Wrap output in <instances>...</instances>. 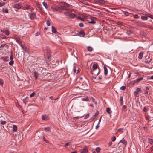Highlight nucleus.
Wrapping results in <instances>:
<instances>
[{
	"mask_svg": "<svg viewBox=\"0 0 153 153\" xmlns=\"http://www.w3.org/2000/svg\"><path fill=\"white\" fill-rule=\"evenodd\" d=\"M29 15H30V19L32 20L34 19H35L36 18V14L34 13H30Z\"/></svg>",
	"mask_w": 153,
	"mask_h": 153,
	"instance_id": "obj_5",
	"label": "nucleus"
},
{
	"mask_svg": "<svg viewBox=\"0 0 153 153\" xmlns=\"http://www.w3.org/2000/svg\"><path fill=\"white\" fill-rule=\"evenodd\" d=\"M104 69V74L105 76H106L108 73V70L107 68L105 67H103Z\"/></svg>",
	"mask_w": 153,
	"mask_h": 153,
	"instance_id": "obj_20",
	"label": "nucleus"
},
{
	"mask_svg": "<svg viewBox=\"0 0 153 153\" xmlns=\"http://www.w3.org/2000/svg\"><path fill=\"white\" fill-rule=\"evenodd\" d=\"M141 19L143 20H146L147 19V17L146 16H142L141 17Z\"/></svg>",
	"mask_w": 153,
	"mask_h": 153,
	"instance_id": "obj_31",
	"label": "nucleus"
},
{
	"mask_svg": "<svg viewBox=\"0 0 153 153\" xmlns=\"http://www.w3.org/2000/svg\"><path fill=\"white\" fill-rule=\"evenodd\" d=\"M3 80L0 79V85H2L3 84Z\"/></svg>",
	"mask_w": 153,
	"mask_h": 153,
	"instance_id": "obj_49",
	"label": "nucleus"
},
{
	"mask_svg": "<svg viewBox=\"0 0 153 153\" xmlns=\"http://www.w3.org/2000/svg\"><path fill=\"white\" fill-rule=\"evenodd\" d=\"M79 36H81L83 37L85 35V33L83 30L80 31L79 33Z\"/></svg>",
	"mask_w": 153,
	"mask_h": 153,
	"instance_id": "obj_13",
	"label": "nucleus"
},
{
	"mask_svg": "<svg viewBox=\"0 0 153 153\" xmlns=\"http://www.w3.org/2000/svg\"><path fill=\"white\" fill-rule=\"evenodd\" d=\"M143 111L145 112H146L147 111V109L145 107H144L143 109Z\"/></svg>",
	"mask_w": 153,
	"mask_h": 153,
	"instance_id": "obj_62",
	"label": "nucleus"
},
{
	"mask_svg": "<svg viewBox=\"0 0 153 153\" xmlns=\"http://www.w3.org/2000/svg\"><path fill=\"white\" fill-rule=\"evenodd\" d=\"M124 14L126 16H129V14H130V13L127 12H125Z\"/></svg>",
	"mask_w": 153,
	"mask_h": 153,
	"instance_id": "obj_43",
	"label": "nucleus"
},
{
	"mask_svg": "<svg viewBox=\"0 0 153 153\" xmlns=\"http://www.w3.org/2000/svg\"><path fill=\"white\" fill-rule=\"evenodd\" d=\"M79 26L80 27H82L84 26L83 24L82 23H80L79 24Z\"/></svg>",
	"mask_w": 153,
	"mask_h": 153,
	"instance_id": "obj_55",
	"label": "nucleus"
},
{
	"mask_svg": "<svg viewBox=\"0 0 153 153\" xmlns=\"http://www.w3.org/2000/svg\"><path fill=\"white\" fill-rule=\"evenodd\" d=\"M35 92H33L30 94V97H33L34 96V95H35Z\"/></svg>",
	"mask_w": 153,
	"mask_h": 153,
	"instance_id": "obj_47",
	"label": "nucleus"
},
{
	"mask_svg": "<svg viewBox=\"0 0 153 153\" xmlns=\"http://www.w3.org/2000/svg\"><path fill=\"white\" fill-rule=\"evenodd\" d=\"M51 53L50 51L49 50H47V57L49 59V58H50V57L51 56Z\"/></svg>",
	"mask_w": 153,
	"mask_h": 153,
	"instance_id": "obj_17",
	"label": "nucleus"
},
{
	"mask_svg": "<svg viewBox=\"0 0 153 153\" xmlns=\"http://www.w3.org/2000/svg\"><path fill=\"white\" fill-rule=\"evenodd\" d=\"M70 144V143H66V144H65L64 145V147H66L67 146H68Z\"/></svg>",
	"mask_w": 153,
	"mask_h": 153,
	"instance_id": "obj_58",
	"label": "nucleus"
},
{
	"mask_svg": "<svg viewBox=\"0 0 153 153\" xmlns=\"http://www.w3.org/2000/svg\"><path fill=\"white\" fill-rule=\"evenodd\" d=\"M44 130L49 131H50V127H45L44 128Z\"/></svg>",
	"mask_w": 153,
	"mask_h": 153,
	"instance_id": "obj_38",
	"label": "nucleus"
},
{
	"mask_svg": "<svg viewBox=\"0 0 153 153\" xmlns=\"http://www.w3.org/2000/svg\"><path fill=\"white\" fill-rule=\"evenodd\" d=\"M97 63L94 64L93 65V72H95V71L96 70H97L98 69H97Z\"/></svg>",
	"mask_w": 153,
	"mask_h": 153,
	"instance_id": "obj_6",
	"label": "nucleus"
},
{
	"mask_svg": "<svg viewBox=\"0 0 153 153\" xmlns=\"http://www.w3.org/2000/svg\"><path fill=\"white\" fill-rule=\"evenodd\" d=\"M146 16L148 17L151 18L152 19H153V15H151L150 14H148L146 15Z\"/></svg>",
	"mask_w": 153,
	"mask_h": 153,
	"instance_id": "obj_33",
	"label": "nucleus"
},
{
	"mask_svg": "<svg viewBox=\"0 0 153 153\" xmlns=\"http://www.w3.org/2000/svg\"><path fill=\"white\" fill-rule=\"evenodd\" d=\"M148 27L151 29H153V27H152V26L149 25H147Z\"/></svg>",
	"mask_w": 153,
	"mask_h": 153,
	"instance_id": "obj_57",
	"label": "nucleus"
},
{
	"mask_svg": "<svg viewBox=\"0 0 153 153\" xmlns=\"http://www.w3.org/2000/svg\"><path fill=\"white\" fill-rule=\"evenodd\" d=\"M23 101L25 105H26V103L27 102V101L25 99H23Z\"/></svg>",
	"mask_w": 153,
	"mask_h": 153,
	"instance_id": "obj_52",
	"label": "nucleus"
},
{
	"mask_svg": "<svg viewBox=\"0 0 153 153\" xmlns=\"http://www.w3.org/2000/svg\"><path fill=\"white\" fill-rule=\"evenodd\" d=\"M14 63V61L13 60H11L9 62V64L11 66Z\"/></svg>",
	"mask_w": 153,
	"mask_h": 153,
	"instance_id": "obj_36",
	"label": "nucleus"
},
{
	"mask_svg": "<svg viewBox=\"0 0 153 153\" xmlns=\"http://www.w3.org/2000/svg\"><path fill=\"white\" fill-rule=\"evenodd\" d=\"M95 2L97 3H99L104 4L105 3V1L103 0H95Z\"/></svg>",
	"mask_w": 153,
	"mask_h": 153,
	"instance_id": "obj_12",
	"label": "nucleus"
},
{
	"mask_svg": "<svg viewBox=\"0 0 153 153\" xmlns=\"http://www.w3.org/2000/svg\"><path fill=\"white\" fill-rule=\"evenodd\" d=\"M14 38L16 40V42L20 45L21 44L22 42L20 40V38L18 36L15 35L14 36Z\"/></svg>",
	"mask_w": 153,
	"mask_h": 153,
	"instance_id": "obj_4",
	"label": "nucleus"
},
{
	"mask_svg": "<svg viewBox=\"0 0 153 153\" xmlns=\"http://www.w3.org/2000/svg\"><path fill=\"white\" fill-rule=\"evenodd\" d=\"M82 100L83 101H88V97H86L83 98L82 99Z\"/></svg>",
	"mask_w": 153,
	"mask_h": 153,
	"instance_id": "obj_32",
	"label": "nucleus"
},
{
	"mask_svg": "<svg viewBox=\"0 0 153 153\" xmlns=\"http://www.w3.org/2000/svg\"><path fill=\"white\" fill-rule=\"evenodd\" d=\"M138 94V92L137 91H135L134 92V94L135 95H137Z\"/></svg>",
	"mask_w": 153,
	"mask_h": 153,
	"instance_id": "obj_64",
	"label": "nucleus"
},
{
	"mask_svg": "<svg viewBox=\"0 0 153 153\" xmlns=\"http://www.w3.org/2000/svg\"><path fill=\"white\" fill-rule=\"evenodd\" d=\"M51 29H52V31L53 33H56L57 32V31H56L55 27H54L52 26Z\"/></svg>",
	"mask_w": 153,
	"mask_h": 153,
	"instance_id": "obj_23",
	"label": "nucleus"
},
{
	"mask_svg": "<svg viewBox=\"0 0 153 153\" xmlns=\"http://www.w3.org/2000/svg\"><path fill=\"white\" fill-rule=\"evenodd\" d=\"M126 87L125 86H123L120 88V89L122 90H124L125 89Z\"/></svg>",
	"mask_w": 153,
	"mask_h": 153,
	"instance_id": "obj_46",
	"label": "nucleus"
},
{
	"mask_svg": "<svg viewBox=\"0 0 153 153\" xmlns=\"http://www.w3.org/2000/svg\"><path fill=\"white\" fill-rule=\"evenodd\" d=\"M70 6L67 3L65 2H63L62 3V5L60 6L62 10H67L68 9L66 8V7H68Z\"/></svg>",
	"mask_w": 153,
	"mask_h": 153,
	"instance_id": "obj_1",
	"label": "nucleus"
},
{
	"mask_svg": "<svg viewBox=\"0 0 153 153\" xmlns=\"http://www.w3.org/2000/svg\"><path fill=\"white\" fill-rule=\"evenodd\" d=\"M116 139V137L115 136H113L112 138V141H114Z\"/></svg>",
	"mask_w": 153,
	"mask_h": 153,
	"instance_id": "obj_53",
	"label": "nucleus"
},
{
	"mask_svg": "<svg viewBox=\"0 0 153 153\" xmlns=\"http://www.w3.org/2000/svg\"><path fill=\"white\" fill-rule=\"evenodd\" d=\"M22 5L19 3H18L15 4L14 7L15 8H17V9H19L21 8Z\"/></svg>",
	"mask_w": 153,
	"mask_h": 153,
	"instance_id": "obj_9",
	"label": "nucleus"
},
{
	"mask_svg": "<svg viewBox=\"0 0 153 153\" xmlns=\"http://www.w3.org/2000/svg\"><path fill=\"white\" fill-rule=\"evenodd\" d=\"M82 89L84 90H88V86H87V87H84V86L82 87Z\"/></svg>",
	"mask_w": 153,
	"mask_h": 153,
	"instance_id": "obj_41",
	"label": "nucleus"
},
{
	"mask_svg": "<svg viewBox=\"0 0 153 153\" xmlns=\"http://www.w3.org/2000/svg\"><path fill=\"white\" fill-rule=\"evenodd\" d=\"M143 79V77H140V78H139L137 79H136L134 81V82L137 83H138L141 80H142Z\"/></svg>",
	"mask_w": 153,
	"mask_h": 153,
	"instance_id": "obj_22",
	"label": "nucleus"
},
{
	"mask_svg": "<svg viewBox=\"0 0 153 153\" xmlns=\"http://www.w3.org/2000/svg\"><path fill=\"white\" fill-rule=\"evenodd\" d=\"M106 111V112L109 114L112 112V111H111L109 108H107Z\"/></svg>",
	"mask_w": 153,
	"mask_h": 153,
	"instance_id": "obj_26",
	"label": "nucleus"
},
{
	"mask_svg": "<svg viewBox=\"0 0 153 153\" xmlns=\"http://www.w3.org/2000/svg\"><path fill=\"white\" fill-rule=\"evenodd\" d=\"M2 38L3 39H4L7 38L3 34H2Z\"/></svg>",
	"mask_w": 153,
	"mask_h": 153,
	"instance_id": "obj_61",
	"label": "nucleus"
},
{
	"mask_svg": "<svg viewBox=\"0 0 153 153\" xmlns=\"http://www.w3.org/2000/svg\"><path fill=\"white\" fill-rule=\"evenodd\" d=\"M36 6L37 7L39 8V9L41 10V11H42L43 10V8L42 7L41 5L39 3H37L36 4Z\"/></svg>",
	"mask_w": 153,
	"mask_h": 153,
	"instance_id": "obj_10",
	"label": "nucleus"
},
{
	"mask_svg": "<svg viewBox=\"0 0 153 153\" xmlns=\"http://www.w3.org/2000/svg\"><path fill=\"white\" fill-rule=\"evenodd\" d=\"M102 79V75H100L98 79L99 80H100Z\"/></svg>",
	"mask_w": 153,
	"mask_h": 153,
	"instance_id": "obj_59",
	"label": "nucleus"
},
{
	"mask_svg": "<svg viewBox=\"0 0 153 153\" xmlns=\"http://www.w3.org/2000/svg\"><path fill=\"white\" fill-rule=\"evenodd\" d=\"M25 8L26 9H27V10L29 9L30 8V6L27 5L25 6Z\"/></svg>",
	"mask_w": 153,
	"mask_h": 153,
	"instance_id": "obj_54",
	"label": "nucleus"
},
{
	"mask_svg": "<svg viewBox=\"0 0 153 153\" xmlns=\"http://www.w3.org/2000/svg\"><path fill=\"white\" fill-rule=\"evenodd\" d=\"M83 78H82L80 77V78L79 80L80 82H83V83L82 84V86L85 85V84H86L85 83H84V81L83 80Z\"/></svg>",
	"mask_w": 153,
	"mask_h": 153,
	"instance_id": "obj_18",
	"label": "nucleus"
},
{
	"mask_svg": "<svg viewBox=\"0 0 153 153\" xmlns=\"http://www.w3.org/2000/svg\"><path fill=\"white\" fill-rule=\"evenodd\" d=\"M13 53L12 52H10V59L11 60H13Z\"/></svg>",
	"mask_w": 153,
	"mask_h": 153,
	"instance_id": "obj_30",
	"label": "nucleus"
},
{
	"mask_svg": "<svg viewBox=\"0 0 153 153\" xmlns=\"http://www.w3.org/2000/svg\"><path fill=\"white\" fill-rule=\"evenodd\" d=\"M21 46L23 50L25 51H26V48L25 47H24L22 44L20 45Z\"/></svg>",
	"mask_w": 153,
	"mask_h": 153,
	"instance_id": "obj_44",
	"label": "nucleus"
},
{
	"mask_svg": "<svg viewBox=\"0 0 153 153\" xmlns=\"http://www.w3.org/2000/svg\"><path fill=\"white\" fill-rule=\"evenodd\" d=\"M1 59L5 61H8L9 60V58L8 56L2 57Z\"/></svg>",
	"mask_w": 153,
	"mask_h": 153,
	"instance_id": "obj_19",
	"label": "nucleus"
},
{
	"mask_svg": "<svg viewBox=\"0 0 153 153\" xmlns=\"http://www.w3.org/2000/svg\"><path fill=\"white\" fill-rule=\"evenodd\" d=\"M140 33L141 35L143 36H146L147 35V34L144 31H140Z\"/></svg>",
	"mask_w": 153,
	"mask_h": 153,
	"instance_id": "obj_24",
	"label": "nucleus"
},
{
	"mask_svg": "<svg viewBox=\"0 0 153 153\" xmlns=\"http://www.w3.org/2000/svg\"><path fill=\"white\" fill-rule=\"evenodd\" d=\"M149 142L150 144H152L153 143V140L152 139H149Z\"/></svg>",
	"mask_w": 153,
	"mask_h": 153,
	"instance_id": "obj_42",
	"label": "nucleus"
},
{
	"mask_svg": "<svg viewBox=\"0 0 153 153\" xmlns=\"http://www.w3.org/2000/svg\"><path fill=\"white\" fill-rule=\"evenodd\" d=\"M72 34L73 36H78L79 35V32L76 31H74V32H72Z\"/></svg>",
	"mask_w": 153,
	"mask_h": 153,
	"instance_id": "obj_16",
	"label": "nucleus"
},
{
	"mask_svg": "<svg viewBox=\"0 0 153 153\" xmlns=\"http://www.w3.org/2000/svg\"><path fill=\"white\" fill-rule=\"evenodd\" d=\"M34 75L35 77V79L36 80H37L38 79V76L39 75L38 73L36 72L35 71L34 72Z\"/></svg>",
	"mask_w": 153,
	"mask_h": 153,
	"instance_id": "obj_21",
	"label": "nucleus"
},
{
	"mask_svg": "<svg viewBox=\"0 0 153 153\" xmlns=\"http://www.w3.org/2000/svg\"><path fill=\"white\" fill-rule=\"evenodd\" d=\"M1 31L4 33L7 36H8L9 35V32L8 30H1Z\"/></svg>",
	"mask_w": 153,
	"mask_h": 153,
	"instance_id": "obj_7",
	"label": "nucleus"
},
{
	"mask_svg": "<svg viewBox=\"0 0 153 153\" xmlns=\"http://www.w3.org/2000/svg\"><path fill=\"white\" fill-rule=\"evenodd\" d=\"M42 4L43 6H44L46 9L47 8L48 5L46 3L43 2H42Z\"/></svg>",
	"mask_w": 153,
	"mask_h": 153,
	"instance_id": "obj_29",
	"label": "nucleus"
},
{
	"mask_svg": "<svg viewBox=\"0 0 153 153\" xmlns=\"http://www.w3.org/2000/svg\"><path fill=\"white\" fill-rule=\"evenodd\" d=\"M122 142L123 144L125 145L126 146L127 144V142L126 141H125V140H122Z\"/></svg>",
	"mask_w": 153,
	"mask_h": 153,
	"instance_id": "obj_45",
	"label": "nucleus"
},
{
	"mask_svg": "<svg viewBox=\"0 0 153 153\" xmlns=\"http://www.w3.org/2000/svg\"><path fill=\"white\" fill-rule=\"evenodd\" d=\"M46 23L48 26H49L50 25L51 23L49 20H47L46 21Z\"/></svg>",
	"mask_w": 153,
	"mask_h": 153,
	"instance_id": "obj_39",
	"label": "nucleus"
},
{
	"mask_svg": "<svg viewBox=\"0 0 153 153\" xmlns=\"http://www.w3.org/2000/svg\"><path fill=\"white\" fill-rule=\"evenodd\" d=\"M13 131H16L17 130V127L15 125H13Z\"/></svg>",
	"mask_w": 153,
	"mask_h": 153,
	"instance_id": "obj_28",
	"label": "nucleus"
},
{
	"mask_svg": "<svg viewBox=\"0 0 153 153\" xmlns=\"http://www.w3.org/2000/svg\"><path fill=\"white\" fill-rule=\"evenodd\" d=\"M1 124L3 125H4L6 123V122L5 121L1 120Z\"/></svg>",
	"mask_w": 153,
	"mask_h": 153,
	"instance_id": "obj_51",
	"label": "nucleus"
},
{
	"mask_svg": "<svg viewBox=\"0 0 153 153\" xmlns=\"http://www.w3.org/2000/svg\"><path fill=\"white\" fill-rule=\"evenodd\" d=\"M126 33L128 35H130L131 33V32L130 30H128L126 32Z\"/></svg>",
	"mask_w": 153,
	"mask_h": 153,
	"instance_id": "obj_48",
	"label": "nucleus"
},
{
	"mask_svg": "<svg viewBox=\"0 0 153 153\" xmlns=\"http://www.w3.org/2000/svg\"><path fill=\"white\" fill-rule=\"evenodd\" d=\"M95 150L97 152H100V147H97L96 148Z\"/></svg>",
	"mask_w": 153,
	"mask_h": 153,
	"instance_id": "obj_37",
	"label": "nucleus"
},
{
	"mask_svg": "<svg viewBox=\"0 0 153 153\" xmlns=\"http://www.w3.org/2000/svg\"><path fill=\"white\" fill-rule=\"evenodd\" d=\"M4 46H5L6 47L8 48V46L5 44H4L1 45L0 46V48H3Z\"/></svg>",
	"mask_w": 153,
	"mask_h": 153,
	"instance_id": "obj_34",
	"label": "nucleus"
},
{
	"mask_svg": "<svg viewBox=\"0 0 153 153\" xmlns=\"http://www.w3.org/2000/svg\"><path fill=\"white\" fill-rule=\"evenodd\" d=\"M48 116L46 115H43L42 116V119L43 120H45L47 119Z\"/></svg>",
	"mask_w": 153,
	"mask_h": 153,
	"instance_id": "obj_25",
	"label": "nucleus"
},
{
	"mask_svg": "<svg viewBox=\"0 0 153 153\" xmlns=\"http://www.w3.org/2000/svg\"><path fill=\"white\" fill-rule=\"evenodd\" d=\"M2 10L3 12L4 13H8V10L7 9H4V8H3Z\"/></svg>",
	"mask_w": 153,
	"mask_h": 153,
	"instance_id": "obj_35",
	"label": "nucleus"
},
{
	"mask_svg": "<svg viewBox=\"0 0 153 153\" xmlns=\"http://www.w3.org/2000/svg\"><path fill=\"white\" fill-rule=\"evenodd\" d=\"M120 100L122 103V104H123V97H120Z\"/></svg>",
	"mask_w": 153,
	"mask_h": 153,
	"instance_id": "obj_40",
	"label": "nucleus"
},
{
	"mask_svg": "<svg viewBox=\"0 0 153 153\" xmlns=\"http://www.w3.org/2000/svg\"><path fill=\"white\" fill-rule=\"evenodd\" d=\"M87 50L88 51L91 52L93 50V48L92 47L88 46L87 47Z\"/></svg>",
	"mask_w": 153,
	"mask_h": 153,
	"instance_id": "obj_27",
	"label": "nucleus"
},
{
	"mask_svg": "<svg viewBox=\"0 0 153 153\" xmlns=\"http://www.w3.org/2000/svg\"><path fill=\"white\" fill-rule=\"evenodd\" d=\"M91 20L90 22H89L88 23L91 24H95L96 23V22L95 21V19H96L95 18L91 17Z\"/></svg>",
	"mask_w": 153,
	"mask_h": 153,
	"instance_id": "obj_11",
	"label": "nucleus"
},
{
	"mask_svg": "<svg viewBox=\"0 0 153 153\" xmlns=\"http://www.w3.org/2000/svg\"><path fill=\"white\" fill-rule=\"evenodd\" d=\"M51 9L53 11H55L56 12H62V9L60 7H56L54 6H52L51 7Z\"/></svg>",
	"mask_w": 153,
	"mask_h": 153,
	"instance_id": "obj_2",
	"label": "nucleus"
},
{
	"mask_svg": "<svg viewBox=\"0 0 153 153\" xmlns=\"http://www.w3.org/2000/svg\"><path fill=\"white\" fill-rule=\"evenodd\" d=\"M91 72L92 73V74L95 75H98L100 71L99 68H98V69L95 71V72H93V73L91 72Z\"/></svg>",
	"mask_w": 153,
	"mask_h": 153,
	"instance_id": "obj_8",
	"label": "nucleus"
},
{
	"mask_svg": "<svg viewBox=\"0 0 153 153\" xmlns=\"http://www.w3.org/2000/svg\"><path fill=\"white\" fill-rule=\"evenodd\" d=\"M64 14L65 16H68L69 18H73L76 16L75 14L69 12H65Z\"/></svg>",
	"mask_w": 153,
	"mask_h": 153,
	"instance_id": "obj_3",
	"label": "nucleus"
},
{
	"mask_svg": "<svg viewBox=\"0 0 153 153\" xmlns=\"http://www.w3.org/2000/svg\"><path fill=\"white\" fill-rule=\"evenodd\" d=\"M88 152V150L86 148H83L80 153H87Z\"/></svg>",
	"mask_w": 153,
	"mask_h": 153,
	"instance_id": "obj_14",
	"label": "nucleus"
},
{
	"mask_svg": "<svg viewBox=\"0 0 153 153\" xmlns=\"http://www.w3.org/2000/svg\"><path fill=\"white\" fill-rule=\"evenodd\" d=\"M126 108V106L125 105H123L122 107V109L123 111L124 109H125Z\"/></svg>",
	"mask_w": 153,
	"mask_h": 153,
	"instance_id": "obj_63",
	"label": "nucleus"
},
{
	"mask_svg": "<svg viewBox=\"0 0 153 153\" xmlns=\"http://www.w3.org/2000/svg\"><path fill=\"white\" fill-rule=\"evenodd\" d=\"M43 140L46 143H48L49 142L48 141V140H47L45 139L44 137H43Z\"/></svg>",
	"mask_w": 153,
	"mask_h": 153,
	"instance_id": "obj_50",
	"label": "nucleus"
},
{
	"mask_svg": "<svg viewBox=\"0 0 153 153\" xmlns=\"http://www.w3.org/2000/svg\"><path fill=\"white\" fill-rule=\"evenodd\" d=\"M143 53L142 52H141L140 53L138 56V58L140 59H141L143 57Z\"/></svg>",
	"mask_w": 153,
	"mask_h": 153,
	"instance_id": "obj_15",
	"label": "nucleus"
},
{
	"mask_svg": "<svg viewBox=\"0 0 153 153\" xmlns=\"http://www.w3.org/2000/svg\"><path fill=\"white\" fill-rule=\"evenodd\" d=\"M136 90L137 91H138V92H141L142 91L141 89L140 88H137L136 89Z\"/></svg>",
	"mask_w": 153,
	"mask_h": 153,
	"instance_id": "obj_56",
	"label": "nucleus"
},
{
	"mask_svg": "<svg viewBox=\"0 0 153 153\" xmlns=\"http://www.w3.org/2000/svg\"><path fill=\"white\" fill-rule=\"evenodd\" d=\"M151 60V59H150V60L149 61H148L147 60H145V63H149V62H150Z\"/></svg>",
	"mask_w": 153,
	"mask_h": 153,
	"instance_id": "obj_60",
	"label": "nucleus"
}]
</instances>
